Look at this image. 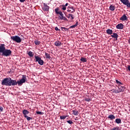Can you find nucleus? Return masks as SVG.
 <instances>
[{"label":"nucleus","mask_w":130,"mask_h":130,"mask_svg":"<svg viewBox=\"0 0 130 130\" xmlns=\"http://www.w3.org/2000/svg\"><path fill=\"white\" fill-rule=\"evenodd\" d=\"M26 81V76L25 75H22V79H20L19 81H16V80H14V79L11 80V81H10L7 84H6L5 86H14L18 85V86H22L23 83H25V81Z\"/></svg>","instance_id":"nucleus-1"},{"label":"nucleus","mask_w":130,"mask_h":130,"mask_svg":"<svg viewBox=\"0 0 130 130\" xmlns=\"http://www.w3.org/2000/svg\"><path fill=\"white\" fill-rule=\"evenodd\" d=\"M59 11V8H56L55 9V12L56 14L59 15L58 19L61 20H63L64 21H68V19H67L66 17L64 16V15H63V13H62V12Z\"/></svg>","instance_id":"nucleus-2"},{"label":"nucleus","mask_w":130,"mask_h":130,"mask_svg":"<svg viewBox=\"0 0 130 130\" xmlns=\"http://www.w3.org/2000/svg\"><path fill=\"white\" fill-rule=\"evenodd\" d=\"M12 54V51L10 50L0 49V55L8 57Z\"/></svg>","instance_id":"nucleus-3"},{"label":"nucleus","mask_w":130,"mask_h":130,"mask_svg":"<svg viewBox=\"0 0 130 130\" xmlns=\"http://www.w3.org/2000/svg\"><path fill=\"white\" fill-rule=\"evenodd\" d=\"M118 87V89H113V93H115L116 94H118L119 92H124L125 90V87L124 86H121L120 85H118L117 86Z\"/></svg>","instance_id":"nucleus-4"},{"label":"nucleus","mask_w":130,"mask_h":130,"mask_svg":"<svg viewBox=\"0 0 130 130\" xmlns=\"http://www.w3.org/2000/svg\"><path fill=\"white\" fill-rule=\"evenodd\" d=\"M11 39L14 42H17V43H21L22 42V39L18 36H11Z\"/></svg>","instance_id":"nucleus-5"},{"label":"nucleus","mask_w":130,"mask_h":130,"mask_svg":"<svg viewBox=\"0 0 130 130\" xmlns=\"http://www.w3.org/2000/svg\"><path fill=\"white\" fill-rule=\"evenodd\" d=\"M13 80V79H12V78H4L3 80H2V85L3 86H5Z\"/></svg>","instance_id":"nucleus-6"},{"label":"nucleus","mask_w":130,"mask_h":130,"mask_svg":"<svg viewBox=\"0 0 130 130\" xmlns=\"http://www.w3.org/2000/svg\"><path fill=\"white\" fill-rule=\"evenodd\" d=\"M36 61L39 62V64L41 66H43L44 61L43 60H41V57L38 56H35Z\"/></svg>","instance_id":"nucleus-7"},{"label":"nucleus","mask_w":130,"mask_h":130,"mask_svg":"<svg viewBox=\"0 0 130 130\" xmlns=\"http://www.w3.org/2000/svg\"><path fill=\"white\" fill-rule=\"evenodd\" d=\"M123 5L126 6L127 8H130V3L128 0H120Z\"/></svg>","instance_id":"nucleus-8"},{"label":"nucleus","mask_w":130,"mask_h":130,"mask_svg":"<svg viewBox=\"0 0 130 130\" xmlns=\"http://www.w3.org/2000/svg\"><path fill=\"white\" fill-rule=\"evenodd\" d=\"M67 12L69 13H75L76 12V10L73 7H68Z\"/></svg>","instance_id":"nucleus-9"},{"label":"nucleus","mask_w":130,"mask_h":130,"mask_svg":"<svg viewBox=\"0 0 130 130\" xmlns=\"http://www.w3.org/2000/svg\"><path fill=\"white\" fill-rule=\"evenodd\" d=\"M43 10L45 11V12H48L49 11V6H47L45 3H44Z\"/></svg>","instance_id":"nucleus-10"},{"label":"nucleus","mask_w":130,"mask_h":130,"mask_svg":"<svg viewBox=\"0 0 130 130\" xmlns=\"http://www.w3.org/2000/svg\"><path fill=\"white\" fill-rule=\"evenodd\" d=\"M124 25L122 23L118 24L116 25V28L119 29V30H122L123 29Z\"/></svg>","instance_id":"nucleus-11"},{"label":"nucleus","mask_w":130,"mask_h":130,"mask_svg":"<svg viewBox=\"0 0 130 130\" xmlns=\"http://www.w3.org/2000/svg\"><path fill=\"white\" fill-rule=\"evenodd\" d=\"M120 20V21H126V20H127V17H126V15H125V14H124L121 17Z\"/></svg>","instance_id":"nucleus-12"},{"label":"nucleus","mask_w":130,"mask_h":130,"mask_svg":"<svg viewBox=\"0 0 130 130\" xmlns=\"http://www.w3.org/2000/svg\"><path fill=\"white\" fill-rule=\"evenodd\" d=\"M67 17L68 19H71V20H74L75 19V16L72 14H69Z\"/></svg>","instance_id":"nucleus-13"},{"label":"nucleus","mask_w":130,"mask_h":130,"mask_svg":"<svg viewBox=\"0 0 130 130\" xmlns=\"http://www.w3.org/2000/svg\"><path fill=\"white\" fill-rule=\"evenodd\" d=\"M111 37L112 38H115L116 40H117V38H118V35L116 33H113V35H111Z\"/></svg>","instance_id":"nucleus-14"},{"label":"nucleus","mask_w":130,"mask_h":130,"mask_svg":"<svg viewBox=\"0 0 130 130\" xmlns=\"http://www.w3.org/2000/svg\"><path fill=\"white\" fill-rule=\"evenodd\" d=\"M107 33L109 35H111V34H112L113 33V31L112 30V29H108L106 30Z\"/></svg>","instance_id":"nucleus-15"},{"label":"nucleus","mask_w":130,"mask_h":130,"mask_svg":"<svg viewBox=\"0 0 130 130\" xmlns=\"http://www.w3.org/2000/svg\"><path fill=\"white\" fill-rule=\"evenodd\" d=\"M54 45L55 46H60L61 45V42H60L59 41H57L54 43Z\"/></svg>","instance_id":"nucleus-16"},{"label":"nucleus","mask_w":130,"mask_h":130,"mask_svg":"<svg viewBox=\"0 0 130 130\" xmlns=\"http://www.w3.org/2000/svg\"><path fill=\"white\" fill-rule=\"evenodd\" d=\"M107 118H108L111 120H113L115 119V116H114V115H110L108 116V117H107Z\"/></svg>","instance_id":"nucleus-17"},{"label":"nucleus","mask_w":130,"mask_h":130,"mask_svg":"<svg viewBox=\"0 0 130 130\" xmlns=\"http://www.w3.org/2000/svg\"><path fill=\"white\" fill-rule=\"evenodd\" d=\"M109 9L110 10V11H112V12H113V11H114L115 10V6L111 5L109 7Z\"/></svg>","instance_id":"nucleus-18"},{"label":"nucleus","mask_w":130,"mask_h":130,"mask_svg":"<svg viewBox=\"0 0 130 130\" xmlns=\"http://www.w3.org/2000/svg\"><path fill=\"white\" fill-rule=\"evenodd\" d=\"M23 114H24V116H26V115L28 114L29 113V112L26 110H23Z\"/></svg>","instance_id":"nucleus-19"},{"label":"nucleus","mask_w":130,"mask_h":130,"mask_svg":"<svg viewBox=\"0 0 130 130\" xmlns=\"http://www.w3.org/2000/svg\"><path fill=\"white\" fill-rule=\"evenodd\" d=\"M80 61H81L82 62H87V59L86 58L81 57L80 58Z\"/></svg>","instance_id":"nucleus-20"},{"label":"nucleus","mask_w":130,"mask_h":130,"mask_svg":"<svg viewBox=\"0 0 130 130\" xmlns=\"http://www.w3.org/2000/svg\"><path fill=\"white\" fill-rule=\"evenodd\" d=\"M115 122H116L118 124H119L121 123V120L119 118L116 119Z\"/></svg>","instance_id":"nucleus-21"},{"label":"nucleus","mask_w":130,"mask_h":130,"mask_svg":"<svg viewBox=\"0 0 130 130\" xmlns=\"http://www.w3.org/2000/svg\"><path fill=\"white\" fill-rule=\"evenodd\" d=\"M73 114V115H74L75 116H78L79 115V112L75 111V110H73L72 111Z\"/></svg>","instance_id":"nucleus-22"},{"label":"nucleus","mask_w":130,"mask_h":130,"mask_svg":"<svg viewBox=\"0 0 130 130\" xmlns=\"http://www.w3.org/2000/svg\"><path fill=\"white\" fill-rule=\"evenodd\" d=\"M5 46V44H1L0 45V49H6V47Z\"/></svg>","instance_id":"nucleus-23"},{"label":"nucleus","mask_w":130,"mask_h":130,"mask_svg":"<svg viewBox=\"0 0 130 130\" xmlns=\"http://www.w3.org/2000/svg\"><path fill=\"white\" fill-rule=\"evenodd\" d=\"M24 118L26 119V120L28 121H29L30 120L32 119V118L30 117H28V116L25 115L24 116Z\"/></svg>","instance_id":"nucleus-24"},{"label":"nucleus","mask_w":130,"mask_h":130,"mask_svg":"<svg viewBox=\"0 0 130 130\" xmlns=\"http://www.w3.org/2000/svg\"><path fill=\"white\" fill-rule=\"evenodd\" d=\"M27 55H28V56H29L30 57H33V56H34V54L31 51L28 52Z\"/></svg>","instance_id":"nucleus-25"},{"label":"nucleus","mask_w":130,"mask_h":130,"mask_svg":"<svg viewBox=\"0 0 130 130\" xmlns=\"http://www.w3.org/2000/svg\"><path fill=\"white\" fill-rule=\"evenodd\" d=\"M45 56H46V58L48 59H50L51 58L50 54H48L47 53H45Z\"/></svg>","instance_id":"nucleus-26"},{"label":"nucleus","mask_w":130,"mask_h":130,"mask_svg":"<svg viewBox=\"0 0 130 130\" xmlns=\"http://www.w3.org/2000/svg\"><path fill=\"white\" fill-rule=\"evenodd\" d=\"M85 101L87 102H90L91 101V98H85Z\"/></svg>","instance_id":"nucleus-27"},{"label":"nucleus","mask_w":130,"mask_h":130,"mask_svg":"<svg viewBox=\"0 0 130 130\" xmlns=\"http://www.w3.org/2000/svg\"><path fill=\"white\" fill-rule=\"evenodd\" d=\"M61 28L63 31H69V28H67L66 27H61Z\"/></svg>","instance_id":"nucleus-28"},{"label":"nucleus","mask_w":130,"mask_h":130,"mask_svg":"<svg viewBox=\"0 0 130 130\" xmlns=\"http://www.w3.org/2000/svg\"><path fill=\"white\" fill-rule=\"evenodd\" d=\"M35 43L36 45H39V44H40V41H39L38 40H36V41H35Z\"/></svg>","instance_id":"nucleus-29"},{"label":"nucleus","mask_w":130,"mask_h":130,"mask_svg":"<svg viewBox=\"0 0 130 130\" xmlns=\"http://www.w3.org/2000/svg\"><path fill=\"white\" fill-rule=\"evenodd\" d=\"M116 83L117 84H118V86H119L120 85H123V84L121 82H120V81H119L118 80H116Z\"/></svg>","instance_id":"nucleus-30"},{"label":"nucleus","mask_w":130,"mask_h":130,"mask_svg":"<svg viewBox=\"0 0 130 130\" xmlns=\"http://www.w3.org/2000/svg\"><path fill=\"white\" fill-rule=\"evenodd\" d=\"M36 113L37 114H38V115H43L44 114V113L42 112H40V111H36Z\"/></svg>","instance_id":"nucleus-31"},{"label":"nucleus","mask_w":130,"mask_h":130,"mask_svg":"<svg viewBox=\"0 0 130 130\" xmlns=\"http://www.w3.org/2000/svg\"><path fill=\"white\" fill-rule=\"evenodd\" d=\"M67 117H68L67 116H60V119L63 120V119H65L66 118H67Z\"/></svg>","instance_id":"nucleus-32"},{"label":"nucleus","mask_w":130,"mask_h":130,"mask_svg":"<svg viewBox=\"0 0 130 130\" xmlns=\"http://www.w3.org/2000/svg\"><path fill=\"white\" fill-rule=\"evenodd\" d=\"M111 130H120V128L118 126H117L116 127H114Z\"/></svg>","instance_id":"nucleus-33"},{"label":"nucleus","mask_w":130,"mask_h":130,"mask_svg":"<svg viewBox=\"0 0 130 130\" xmlns=\"http://www.w3.org/2000/svg\"><path fill=\"white\" fill-rule=\"evenodd\" d=\"M61 7H62V8H61V10L63 11H66V10H67V7H66L64 5H61Z\"/></svg>","instance_id":"nucleus-34"},{"label":"nucleus","mask_w":130,"mask_h":130,"mask_svg":"<svg viewBox=\"0 0 130 130\" xmlns=\"http://www.w3.org/2000/svg\"><path fill=\"white\" fill-rule=\"evenodd\" d=\"M67 122L69 123V124H72L73 123V122L71 120H67Z\"/></svg>","instance_id":"nucleus-35"},{"label":"nucleus","mask_w":130,"mask_h":130,"mask_svg":"<svg viewBox=\"0 0 130 130\" xmlns=\"http://www.w3.org/2000/svg\"><path fill=\"white\" fill-rule=\"evenodd\" d=\"M74 25H75V27H77V26L79 25V21H76L75 24Z\"/></svg>","instance_id":"nucleus-36"},{"label":"nucleus","mask_w":130,"mask_h":130,"mask_svg":"<svg viewBox=\"0 0 130 130\" xmlns=\"http://www.w3.org/2000/svg\"><path fill=\"white\" fill-rule=\"evenodd\" d=\"M3 107L0 106V112H3Z\"/></svg>","instance_id":"nucleus-37"},{"label":"nucleus","mask_w":130,"mask_h":130,"mask_svg":"<svg viewBox=\"0 0 130 130\" xmlns=\"http://www.w3.org/2000/svg\"><path fill=\"white\" fill-rule=\"evenodd\" d=\"M55 30L56 31H60V29H58V28L57 27H55Z\"/></svg>","instance_id":"nucleus-38"},{"label":"nucleus","mask_w":130,"mask_h":130,"mask_svg":"<svg viewBox=\"0 0 130 130\" xmlns=\"http://www.w3.org/2000/svg\"><path fill=\"white\" fill-rule=\"evenodd\" d=\"M75 27H76V26H75V24H74V25H73L71 26L70 27V28H75Z\"/></svg>","instance_id":"nucleus-39"},{"label":"nucleus","mask_w":130,"mask_h":130,"mask_svg":"<svg viewBox=\"0 0 130 130\" xmlns=\"http://www.w3.org/2000/svg\"><path fill=\"white\" fill-rule=\"evenodd\" d=\"M26 0H19V2H20V3H24V2H25Z\"/></svg>","instance_id":"nucleus-40"},{"label":"nucleus","mask_w":130,"mask_h":130,"mask_svg":"<svg viewBox=\"0 0 130 130\" xmlns=\"http://www.w3.org/2000/svg\"><path fill=\"white\" fill-rule=\"evenodd\" d=\"M66 7H68V6H69V4L68 3H66L64 5Z\"/></svg>","instance_id":"nucleus-41"},{"label":"nucleus","mask_w":130,"mask_h":130,"mask_svg":"<svg viewBox=\"0 0 130 130\" xmlns=\"http://www.w3.org/2000/svg\"><path fill=\"white\" fill-rule=\"evenodd\" d=\"M127 69H128V70H129V71H130V66H128V67H127Z\"/></svg>","instance_id":"nucleus-42"},{"label":"nucleus","mask_w":130,"mask_h":130,"mask_svg":"<svg viewBox=\"0 0 130 130\" xmlns=\"http://www.w3.org/2000/svg\"><path fill=\"white\" fill-rule=\"evenodd\" d=\"M128 42H129V44H130V38H129V40H128Z\"/></svg>","instance_id":"nucleus-43"},{"label":"nucleus","mask_w":130,"mask_h":130,"mask_svg":"<svg viewBox=\"0 0 130 130\" xmlns=\"http://www.w3.org/2000/svg\"><path fill=\"white\" fill-rule=\"evenodd\" d=\"M129 112H130V107H129Z\"/></svg>","instance_id":"nucleus-44"},{"label":"nucleus","mask_w":130,"mask_h":130,"mask_svg":"<svg viewBox=\"0 0 130 130\" xmlns=\"http://www.w3.org/2000/svg\"><path fill=\"white\" fill-rule=\"evenodd\" d=\"M11 1H14V0H11Z\"/></svg>","instance_id":"nucleus-45"}]
</instances>
